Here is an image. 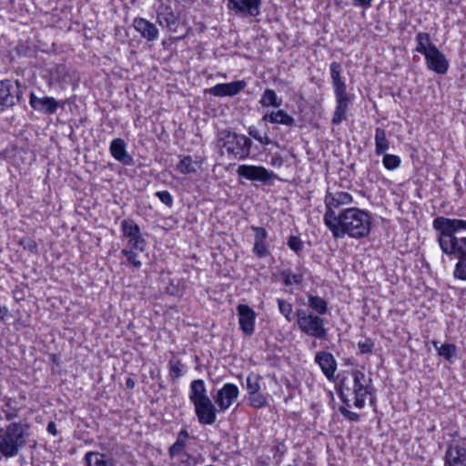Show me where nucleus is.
<instances>
[{
	"label": "nucleus",
	"mask_w": 466,
	"mask_h": 466,
	"mask_svg": "<svg viewBox=\"0 0 466 466\" xmlns=\"http://www.w3.org/2000/svg\"><path fill=\"white\" fill-rule=\"evenodd\" d=\"M444 466H466V448L460 444H450L445 451Z\"/></svg>",
	"instance_id": "19"
},
{
	"label": "nucleus",
	"mask_w": 466,
	"mask_h": 466,
	"mask_svg": "<svg viewBox=\"0 0 466 466\" xmlns=\"http://www.w3.org/2000/svg\"><path fill=\"white\" fill-rule=\"evenodd\" d=\"M23 92L18 80H0V106H14L20 103Z\"/></svg>",
	"instance_id": "9"
},
{
	"label": "nucleus",
	"mask_w": 466,
	"mask_h": 466,
	"mask_svg": "<svg viewBox=\"0 0 466 466\" xmlns=\"http://www.w3.org/2000/svg\"><path fill=\"white\" fill-rule=\"evenodd\" d=\"M374 141L377 156L384 154L390 148V141L387 138L386 131L381 127H376Z\"/></svg>",
	"instance_id": "29"
},
{
	"label": "nucleus",
	"mask_w": 466,
	"mask_h": 466,
	"mask_svg": "<svg viewBox=\"0 0 466 466\" xmlns=\"http://www.w3.org/2000/svg\"><path fill=\"white\" fill-rule=\"evenodd\" d=\"M382 164L388 170H394L400 166L401 160L399 156L383 154Z\"/></svg>",
	"instance_id": "38"
},
{
	"label": "nucleus",
	"mask_w": 466,
	"mask_h": 466,
	"mask_svg": "<svg viewBox=\"0 0 466 466\" xmlns=\"http://www.w3.org/2000/svg\"><path fill=\"white\" fill-rule=\"evenodd\" d=\"M259 104L263 107H275L279 108L282 105L281 98H279L273 89L266 88L261 96Z\"/></svg>",
	"instance_id": "30"
},
{
	"label": "nucleus",
	"mask_w": 466,
	"mask_h": 466,
	"mask_svg": "<svg viewBox=\"0 0 466 466\" xmlns=\"http://www.w3.org/2000/svg\"><path fill=\"white\" fill-rule=\"evenodd\" d=\"M156 196L167 207L172 208L173 202H174L173 197L171 196V194L168 191H167V190L157 191V192H156Z\"/></svg>",
	"instance_id": "48"
},
{
	"label": "nucleus",
	"mask_w": 466,
	"mask_h": 466,
	"mask_svg": "<svg viewBox=\"0 0 466 466\" xmlns=\"http://www.w3.org/2000/svg\"><path fill=\"white\" fill-rule=\"evenodd\" d=\"M252 251L258 258H266L270 254V251L267 247L266 240L254 241Z\"/></svg>",
	"instance_id": "41"
},
{
	"label": "nucleus",
	"mask_w": 466,
	"mask_h": 466,
	"mask_svg": "<svg viewBox=\"0 0 466 466\" xmlns=\"http://www.w3.org/2000/svg\"><path fill=\"white\" fill-rule=\"evenodd\" d=\"M30 424L14 421L0 428V456L14 458L26 446L30 438Z\"/></svg>",
	"instance_id": "4"
},
{
	"label": "nucleus",
	"mask_w": 466,
	"mask_h": 466,
	"mask_svg": "<svg viewBox=\"0 0 466 466\" xmlns=\"http://www.w3.org/2000/svg\"><path fill=\"white\" fill-rule=\"evenodd\" d=\"M297 325L300 331L309 337L324 339L328 335V329L325 327L326 319L314 312L302 309L296 310Z\"/></svg>",
	"instance_id": "7"
},
{
	"label": "nucleus",
	"mask_w": 466,
	"mask_h": 466,
	"mask_svg": "<svg viewBox=\"0 0 466 466\" xmlns=\"http://www.w3.org/2000/svg\"><path fill=\"white\" fill-rule=\"evenodd\" d=\"M277 303L279 312L286 319V320L289 322L292 321L296 316V313L293 312L292 304L283 299H277Z\"/></svg>",
	"instance_id": "33"
},
{
	"label": "nucleus",
	"mask_w": 466,
	"mask_h": 466,
	"mask_svg": "<svg viewBox=\"0 0 466 466\" xmlns=\"http://www.w3.org/2000/svg\"><path fill=\"white\" fill-rule=\"evenodd\" d=\"M29 104L31 107L46 115H54L59 107L63 108L64 101H58L52 96H37L35 93L30 94Z\"/></svg>",
	"instance_id": "13"
},
{
	"label": "nucleus",
	"mask_w": 466,
	"mask_h": 466,
	"mask_svg": "<svg viewBox=\"0 0 466 466\" xmlns=\"http://www.w3.org/2000/svg\"><path fill=\"white\" fill-rule=\"evenodd\" d=\"M248 135L252 137L254 139L258 141L263 146H268L272 143V140L269 138V137L265 134L264 136H261L257 127H249L248 128Z\"/></svg>",
	"instance_id": "43"
},
{
	"label": "nucleus",
	"mask_w": 466,
	"mask_h": 466,
	"mask_svg": "<svg viewBox=\"0 0 466 466\" xmlns=\"http://www.w3.org/2000/svg\"><path fill=\"white\" fill-rule=\"evenodd\" d=\"M157 23L169 31H176L179 25L178 13L167 4H161L157 9Z\"/></svg>",
	"instance_id": "15"
},
{
	"label": "nucleus",
	"mask_w": 466,
	"mask_h": 466,
	"mask_svg": "<svg viewBox=\"0 0 466 466\" xmlns=\"http://www.w3.org/2000/svg\"><path fill=\"white\" fill-rule=\"evenodd\" d=\"M309 307L317 314L324 315L328 311V302L321 297L309 295L308 298Z\"/></svg>",
	"instance_id": "31"
},
{
	"label": "nucleus",
	"mask_w": 466,
	"mask_h": 466,
	"mask_svg": "<svg viewBox=\"0 0 466 466\" xmlns=\"http://www.w3.org/2000/svg\"><path fill=\"white\" fill-rule=\"evenodd\" d=\"M453 275L458 279L466 280V260L459 259L455 265Z\"/></svg>",
	"instance_id": "47"
},
{
	"label": "nucleus",
	"mask_w": 466,
	"mask_h": 466,
	"mask_svg": "<svg viewBox=\"0 0 466 466\" xmlns=\"http://www.w3.org/2000/svg\"><path fill=\"white\" fill-rule=\"evenodd\" d=\"M249 404L256 409H260L268 405L267 397L259 391L248 395Z\"/></svg>",
	"instance_id": "39"
},
{
	"label": "nucleus",
	"mask_w": 466,
	"mask_h": 466,
	"mask_svg": "<svg viewBox=\"0 0 466 466\" xmlns=\"http://www.w3.org/2000/svg\"><path fill=\"white\" fill-rule=\"evenodd\" d=\"M84 461L86 466H116L115 461L107 454L99 451H87Z\"/></svg>",
	"instance_id": "26"
},
{
	"label": "nucleus",
	"mask_w": 466,
	"mask_h": 466,
	"mask_svg": "<svg viewBox=\"0 0 466 466\" xmlns=\"http://www.w3.org/2000/svg\"><path fill=\"white\" fill-rule=\"evenodd\" d=\"M330 76L334 88V94H348L346 83L342 80L341 73L342 67L339 62H332L329 66Z\"/></svg>",
	"instance_id": "27"
},
{
	"label": "nucleus",
	"mask_w": 466,
	"mask_h": 466,
	"mask_svg": "<svg viewBox=\"0 0 466 466\" xmlns=\"http://www.w3.org/2000/svg\"><path fill=\"white\" fill-rule=\"evenodd\" d=\"M415 40L417 44L415 50L425 56L427 67L437 74H445L449 69V61L431 42L430 35L420 32Z\"/></svg>",
	"instance_id": "6"
},
{
	"label": "nucleus",
	"mask_w": 466,
	"mask_h": 466,
	"mask_svg": "<svg viewBox=\"0 0 466 466\" xmlns=\"http://www.w3.org/2000/svg\"><path fill=\"white\" fill-rule=\"evenodd\" d=\"M138 252H140L139 249H135L133 248H125L121 250V254L125 256L128 263L134 266L136 268H140L142 266V262L137 259Z\"/></svg>",
	"instance_id": "36"
},
{
	"label": "nucleus",
	"mask_w": 466,
	"mask_h": 466,
	"mask_svg": "<svg viewBox=\"0 0 466 466\" xmlns=\"http://www.w3.org/2000/svg\"><path fill=\"white\" fill-rule=\"evenodd\" d=\"M195 407V412L198 422L202 425H211L217 420V409L211 400L202 401Z\"/></svg>",
	"instance_id": "20"
},
{
	"label": "nucleus",
	"mask_w": 466,
	"mask_h": 466,
	"mask_svg": "<svg viewBox=\"0 0 466 466\" xmlns=\"http://www.w3.org/2000/svg\"><path fill=\"white\" fill-rule=\"evenodd\" d=\"M316 345H317V344H316V341H313V342H312V348H315V347H316Z\"/></svg>",
	"instance_id": "56"
},
{
	"label": "nucleus",
	"mask_w": 466,
	"mask_h": 466,
	"mask_svg": "<svg viewBox=\"0 0 466 466\" xmlns=\"http://www.w3.org/2000/svg\"><path fill=\"white\" fill-rule=\"evenodd\" d=\"M251 230L254 232V241L256 240H267L268 232L262 227L251 226Z\"/></svg>",
	"instance_id": "50"
},
{
	"label": "nucleus",
	"mask_w": 466,
	"mask_h": 466,
	"mask_svg": "<svg viewBox=\"0 0 466 466\" xmlns=\"http://www.w3.org/2000/svg\"><path fill=\"white\" fill-rule=\"evenodd\" d=\"M188 438L187 431L181 430L177 434L176 441L169 447L168 453L171 458H177L179 461H184V457H187L192 461L189 466H196L198 464L197 459L184 451Z\"/></svg>",
	"instance_id": "14"
},
{
	"label": "nucleus",
	"mask_w": 466,
	"mask_h": 466,
	"mask_svg": "<svg viewBox=\"0 0 466 466\" xmlns=\"http://www.w3.org/2000/svg\"><path fill=\"white\" fill-rule=\"evenodd\" d=\"M432 228L437 231L438 243L444 254L466 260V237L457 236L466 230V220L441 216L433 219Z\"/></svg>",
	"instance_id": "3"
},
{
	"label": "nucleus",
	"mask_w": 466,
	"mask_h": 466,
	"mask_svg": "<svg viewBox=\"0 0 466 466\" xmlns=\"http://www.w3.org/2000/svg\"><path fill=\"white\" fill-rule=\"evenodd\" d=\"M121 231L123 237L127 238L126 248L139 249L140 252L145 250L146 239L141 234L140 227L133 219H124L121 222Z\"/></svg>",
	"instance_id": "10"
},
{
	"label": "nucleus",
	"mask_w": 466,
	"mask_h": 466,
	"mask_svg": "<svg viewBox=\"0 0 466 466\" xmlns=\"http://www.w3.org/2000/svg\"><path fill=\"white\" fill-rule=\"evenodd\" d=\"M262 380V376L256 373H250L247 377V385L246 389L248 391V394L256 393L258 391H260L261 386H260V380Z\"/></svg>",
	"instance_id": "34"
},
{
	"label": "nucleus",
	"mask_w": 466,
	"mask_h": 466,
	"mask_svg": "<svg viewBox=\"0 0 466 466\" xmlns=\"http://www.w3.org/2000/svg\"><path fill=\"white\" fill-rule=\"evenodd\" d=\"M238 388L233 383H226L218 391L215 398V402L219 408L220 411L228 410L233 402L238 398Z\"/></svg>",
	"instance_id": "16"
},
{
	"label": "nucleus",
	"mask_w": 466,
	"mask_h": 466,
	"mask_svg": "<svg viewBox=\"0 0 466 466\" xmlns=\"http://www.w3.org/2000/svg\"><path fill=\"white\" fill-rule=\"evenodd\" d=\"M50 75H51V77L56 81L64 79L66 76V66L65 65H56L54 67H52L50 69Z\"/></svg>",
	"instance_id": "46"
},
{
	"label": "nucleus",
	"mask_w": 466,
	"mask_h": 466,
	"mask_svg": "<svg viewBox=\"0 0 466 466\" xmlns=\"http://www.w3.org/2000/svg\"><path fill=\"white\" fill-rule=\"evenodd\" d=\"M189 400L194 406L209 400L203 380H195L191 382Z\"/></svg>",
	"instance_id": "28"
},
{
	"label": "nucleus",
	"mask_w": 466,
	"mask_h": 466,
	"mask_svg": "<svg viewBox=\"0 0 466 466\" xmlns=\"http://www.w3.org/2000/svg\"><path fill=\"white\" fill-rule=\"evenodd\" d=\"M10 317L8 309L5 306L0 307V320L5 322Z\"/></svg>",
	"instance_id": "51"
},
{
	"label": "nucleus",
	"mask_w": 466,
	"mask_h": 466,
	"mask_svg": "<svg viewBox=\"0 0 466 466\" xmlns=\"http://www.w3.org/2000/svg\"><path fill=\"white\" fill-rule=\"evenodd\" d=\"M240 329L246 335H252L255 330V311L248 305L239 304L237 308Z\"/></svg>",
	"instance_id": "18"
},
{
	"label": "nucleus",
	"mask_w": 466,
	"mask_h": 466,
	"mask_svg": "<svg viewBox=\"0 0 466 466\" xmlns=\"http://www.w3.org/2000/svg\"><path fill=\"white\" fill-rule=\"evenodd\" d=\"M46 431L53 436H56L58 431L56 430V424L54 421H49L46 427Z\"/></svg>",
	"instance_id": "53"
},
{
	"label": "nucleus",
	"mask_w": 466,
	"mask_h": 466,
	"mask_svg": "<svg viewBox=\"0 0 466 466\" xmlns=\"http://www.w3.org/2000/svg\"><path fill=\"white\" fill-rule=\"evenodd\" d=\"M15 403L16 401L15 399L8 397L5 398V407L2 410L5 413V420L11 422L19 416V410L15 407Z\"/></svg>",
	"instance_id": "32"
},
{
	"label": "nucleus",
	"mask_w": 466,
	"mask_h": 466,
	"mask_svg": "<svg viewBox=\"0 0 466 466\" xmlns=\"http://www.w3.org/2000/svg\"><path fill=\"white\" fill-rule=\"evenodd\" d=\"M133 26L141 35V36L148 42H154L158 37V29L156 25L145 18H135L133 21Z\"/></svg>",
	"instance_id": "22"
},
{
	"label": "nucleus",
	"mask_w": 466,
	"mask_h": 466,
	"mask_svg": "<svg viewBox=\"0 0 466 466\" xmlns=\"http://www.w3.org/2000/svg\"><path fill=\"white\" fill-rule=\"evenodd\" d=\"M324 201L326 206V212L324 214L323 220L324 224L326 225L329 223V219H327L329 218V216L333 215V217H338L335 209L340 208L341 206L351 204L353 202V198L348 192L327 191ZM329 219L331 218H329Z\"/></svg>",
	"instance_id": "11"
},
{
	"label": "nucleus",
	"mask_w": 466,
	"mask_h": 466,
	"mask_svg": "<svg viewBox=\"0 0 466 466\" xmlns=\"http://www.w3.org/2000/svg\"><path fill=\"white\" fill-rule=\"evenodd\" d=\"M358 347L360 353H371L374 348V342L370 339H365L363 341H359Z\"/></svg>",
	"instance_id": "49"
},
{
	"label": "nucleus",
	"mask_w": 466,
	"mask_h": 466,
	"mask_svg": "<svg viewBox=\"0 0 466 466\" xmlns=\"http://www.w3.org/2000/svg\"><path fill=\"white\" fill-rule=\"evenodd\" d=\"M244 80L229 83L217 84L209 89V93L215 96H234L246 87Z\"/></svg>",
	"instance_id": "21"
},
{
	"label": "nucleus",
	"mask_w": 466,
	"mask_h": 466,
	"mask_svg": "<svg viewBox=\"0 0 466 466\" xmlns=\"http://www.w3.org/2000/svg\"><path fill=\"white\" fill-rule=\"evenodd\" d=\"M283 277V283L285 286H291L292 284H300L303 281V276L301 274L284 272Z\"/></svg>",
	"instance_id": "45"
},
{
	"label": "nucleus",
	"mask_w": 466,
	"mask_h": 466,
	"mask_svg": "<svg viewBox=\"0 0 466 466\" xmlns=\"http://www.w3.org/2000/svg\"><path fill=\"white\" fill-rule=\"evenodd\" d=\"M372 1L373 0H353V4L355 6L368 8L371 5Z\"/></svg>",
	"instance_id": "52"
},
{
	"label": "nucleus",
	"mask_w": 466,
	"mask_h": 466,
	"mask_svg": "<svg viewBox=\"0 0 466 466\" xmlns=\"http://www.w3.org/2000/svg\"><path fill=\"white\" fill-rule=\"evenodd\" d=\"M314 360L325 377L330 381L334 380L337 370V361L334 356L329 351L321 350L316 353Z\"/></svg>",
	"instance_id": "17"
},
{
	"label": "nucleus",
	"mask_w": 466,
	"mask_h": 466,
	"mask_svg": "<svg viewBox=\"0 0 466 466\" xmlns=\"http://www.w3.org/2000/svg\"><path fill=\"white\" fill-rule=\"evenodd\" d=\"M177 168L183 175L195 173L197 171L190 156L184 157L177 164Z\"/></svg>",
	"instance_id": "37"
},
{
	"label": "nucleus",
	"mask_w": 466,
	"mask_h": 466,
	"mask_svg": "<svg viewBox=\"0 0 466 466\" xmlns=\"http://www.w3.org/2000/svg\"><path fill=\"white\" fill-rule=\"evenodd\" d=\"M336 97V107L331 119V123L335 126H339L347 118V112L350 104L349 94H339L335 95Z\"/></svg>",
	"instance_id": "24"
},
{
	"label": "nucleus",
	"mask_w": 466,
	"mask_h": 466,
	"mask_svg": "<svg viewBox=\"0 0 466 466\" xmlns=\"http://www.w3.org/2000/svg\"><path fill=\"white\" fill-rule=\"evenodd\" d=\"M261 0H228L227 8L229 15L248 18L260 15Z\"/></svg>",
	"instance_id": "8"
},
{
	"label": "nucleus",
	"mask_w": 466,
	"mask_h": 466,
	"mask_svg": "<svg viewBox=\"0 0 466 466\" xmlns=\"http://www.w3.org/2000/svg\"><path fill=\"white\" fill-rule=\"evenodd\" d=\"M237 173L239 177L250 181H258L268 183L277 176L272 171H268L262 166L240 165Z\"/></svg>",
	"instance_id": "12"
},
{
	"label": "nucleus",
	"mask_w": 466,
	"mask_h": 466,
	"mask_svg": "<svg viewBox=\"0 0 466 466\" xmlns=\"http://www.w3.org/2000/svg\"><path fill=\"white\" fill-rule=\"evenodd\" d=\"M261 120L263 122L279 124L286 127H292L295 124L294 117L283 109L268 112L262 116Z\"/></svg>",
	"instance_id": "25"
},
{
	"label": "nucleus",
	"mask_w": 466,
	"mask_h": 466,
	"mask_svg": "<svg viewBox=\"0 0 466 466\" xmlns=\"http://www.w3.org/2000/svg\"><path fill=\"white\" fill-rule=\"evenodd\" d=\"M456 352L457 347L452 343H445L438 349V354L447 360H451Z\"/></svg>",
	"instance_id": "42"
},
{
	"label": "nucleus",
	"mask_w": 466,
	"mask_h": 466,
	"mask_svg": "<svg viewBox=\"0 0 466 466\" xmlns=\"http://www.w3.org/2000/svg\"><path fill=\"white\" fill-rule=\"evenodd\" d=\"M18 244L26 251L30 253H37V243L31 238L25 237L19 239Z\"/></svg>",
	"instance_id": "44"
},
{
	"label": "nucleus",
	"mask_w": 466,
	"mask_h": 466,
	"mask_svg": "<svg viewBox=\"0 0 466 466\" xmlns=\"http://www.w3.org/2000/svg\"><path fill=\"white\" fill-rule=\"evenodd\" d=\"M135 385H136L135 380L132 378L129 377V378L127 379V380H126V387L127 389L132 390V389H134Z\"/></svg>",
	"instance_id": "54"
},
{
	"label": "nucleus",
	"mask_w": 466,
	"mask_h": 466,
	"mask_svg": "<svg viewBox=\"0 0 466 466\" xmlns=\"http://www.w3.org/2000/svg\"><path fill=\"white\" fill-rule=\"evenodd\" d=\"M110 153L112 157L126 166H131L134 163L133 157L127 152V144L122 138H115L110 144Z\"/></svg>",
	"instance_id": "23"
},
{
	"label": "nucleus",
	"mask_w": 466,
	"mask_h": 466,
	"mask_svg": "<svg viewBox=\"0 0 466 466\" xmlns=\"http://www.w3.org/2000/svg\"><path fill=\"white\" fill-rule=\"evenodd\" d=\"M169 376L174 380L184 374V366L178 359L172 358L168 361Z\"/></svg>",
	"instance_id": "35"
},
{
	"label": "nucleus",
	"mask_w": 466,
	"mask_h": 466,
	"mask_svg": "<svg viewBox=\"0 0 466 466\" xmlns=\"http://www.w3.org/2000/svg\"><path fill=\"white\" fill-rule=\"evenodd\" d=\"M432 345L433 347L438 350V349H440L441 346H439V341L437 340H432Z\"/></svg>",
	"instance_id": "55"
},
{
	"label": "nucleus",
	"mask_w": 466,
	"mask_h": 466,
	"mask_svg": "<svg viewBox=\"0 0 466 466\" xmlns=\"http://www.w3.org/2000/svg\"><path fill=\"white\" fill-rule=\"evenodd\" d=\"M217 142L221 153L226 150L232 159L245 160L250 156L252 141L245 135L225 128L218 132Z\"/></svg>",
	"instance_id": "5"
},
{
	"label": "nucleus",
	"mask_w": 466,
	"mask_h": 466,
	"mask_svg": "<svg viewBox=\"0 0 466 466\" xmlns=\"http://www.w3.org/2000/svg\"><path fill=\"white\" fill-rule=\"evenodd\" d=\"M326 227L330 230L334 238H343L346 236L352 238H362L370 234L371 216L368 211L357 208H350L340 211L338 217L329 215Z\"/></svg>",
	"instance_id": "2"
},
{
	"label": "nucleus",
	"mask_w": 466,
	"mask_h": 466,
	"mask_svg": "<svg viewBox=\"0 0 466 466\" xmlns=\"http://www.w3.org/2000/svg\"><path fill=\"white\" fill-rule=\"evenodd\" d=\"M287 245L297 256H300V253L304 249V242L298 236H289Z\"/></svg>",
	"instance_id": "40"
},
{
	"label": "nucleus",
	"mask_w": 466,
	"mask_h": 466,
	"mask_svg": "<svg viewBox=\"0 0 466 466\" xmlns=\"http://www.w3.org/2000/svg\"><path fill=\"white\" fill-rule=\"evenodd\" d=\"M351 382L347 383L343 380L339 385V396L344 405L339 407L340 413L350 421H358L360 415L356 412L350 411L349 399L350 395H353V406L361 410L365 406L366 398L370 396V404L373 403L374 387L372 385V379L366 376L362 371L356 370L351 372Z\"/></svg>",
	"instance_id": "1"
}]
</instances>
